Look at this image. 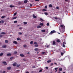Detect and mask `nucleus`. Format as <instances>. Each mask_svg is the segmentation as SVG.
I'll list each match as a JSON object with an SVG mask.
<instances>
[{"label":"nucleus","mask_w":73,"mask_h":73,"mask_svg":"<svg viewBox=\"0 0 73 73\" xmlns=\"http://www.w3.org/2000/svg\"><path fill=\"white\" fill-rule=\"evenodd\" d=\"M56 31L54 30L50 32V34H52V33H56Z\"/></svg>","instance_id":"1"},{"label":"nucleus","mask_w":73,"mask_h":73,"mask_svg":"<svg viewBox=\"0 0 73 73\" xmlns=\"http://www.w3.org/2000/svg\"><path fill=\"white\" fill-rule=\"evenodd\" d=\"M60 26L61 28H63V29H65V26L62 25H60Z\"/></svg>","instance_id":"2"},{"label":"nucleus","mask_w":73,"mask_h":73,"mask_svg":"<svg viewBox=\"0 0 73 73\" xmlns=\"http://www.w3.org/2000/svg\"><path fill=\"white\" fill-rule=\"evenodd\" d=\"M12 55V54L11 53H9L7 54V56H11Z\"/></svg>","instance_id":"3"},{"label":"nucleus","mask_w":73,"mask_h":73,"mask_svg":"<svg viewBox=\"0 0 73 73\" xmlns=\"http://www.w3.org/2000/svg\"><path fill=\"white\" fill-rule=\"evenodd\" d=\"M16 65H17V63H16V62L13 64V66H16Z\"/></svg>","instance_id":"4"},{"label":"nucleus","mask_w":73,"mask_h":73,"mask_svg":"<svg viewBox=\"0 0 73 73\" xmlns=\"http://www.w3.org/2000/svg\"><path fill=\"white\" fill-rule=\"evenodd\" d=\"M11 69V67H7V70H10Z\"/></svg>","instance_id":"5"},{"label":"nucleus","mask_w":73,"mask_h":73,"mask_svg":"<svg viewBox=\"0 0 73 73\" xmlns=\"http://www.w3.org/2000/svg\"><path fill=\"white\" fill-rule=\"evenodd\" d=\"M13 43L15 44H17V42L16 41H14L13 42Z\"/></svg>","instance_id":"6"},{"label":"nucleus","mask_w":73,"mask_h":73,"mask_svg":"<svg viewBox=\"0 0 73 73\" xmlns=\"http://www.w3.org/2000/svg\"><path fill=\"white\" fill-rule=\"evenodd\" d=\"M6 47H7V45H4L3 46H2V48H6Z\"/></svg>","instance_id":"7"},{"label":"nucleus","mask_w":73,"mask_h":73,"mask_svg":"<svg viewBox=\"0 0 73 73\" xmlns=\"http://www.w3.org/2000/svg\"><path fill=\"white\" fill-rule=\"evenodd\" d=\"M8 40H5V43H6V44H8Z\"/></svg>","instance_id":"8"},{"label":"nucleus","mask_w":73,"mask_h":73,"mask_svg":"<svg viewBox=\"0 0 73 73\" xmlns=\"http://www.w3.org/2000/svg\"><path fill=\"white\" fill-rule=\"evenodd\" d=\"M34 50L35 51H37L38 50V48H36L34 49Z\"/></svg>","instance_id":"9"},{"label":"nucleus","mask_w":73,"mask_h":73,"mask_svg":"<svg viewBox=\"0 0 73 73\" xmlns=\"http://www.w3.org/2000/svg\"><path fill=\"white\" fill-rule=\"evenodd\" d=\"M3 64H4L5 65H7V64L6 63V62H3Z\"/></svg>","instance_id":"10"},{"label":"nucleus","mask_w":73,"mask_h":73,"mask_svg":"<svg viewBox=\"0 0 73 73\" xmlns=\"http://www.w3.org/2000/svg\"><path fill=\"white\" fill-rule=\"evenodd\" d=\"M33 17L34 19H36V16H35L34 14L33 15Z\"/></svg>","instance_id":"11"},{"label":"nucleus","mask_w":73,"mask_h":73,"mask_svg":"<svg viewBox=\"0 0 73 73\" xmlns=\"http://www.w3.org/2000/svg\"><path fill=\"white\" fill-rule=\"evenodd\" d=\"M17 40H18V41H21V39H20L19 37H18L17 38Z\"/></svg>","instance_id":"12"},{"label":"nucleus","mask_w":73,"mask_h":73,"mask_svg":"<svg viewBox=\"0 0 73 73\" xmlns=\"http://www.w3.org/2000/svg\"><path fill=\"white\" fill-rule=\"evenodd\" d=\"M27 2H28V1H27V0H25L24 1V3H27Z\"/></svg>","instance_id":"13"},{"label":"nucleus","mask_w":73,"mask_h":73,"mask_svg":"<svg viewBox=\"0 0 73 73\" xmlns=\"http://www.w3.org/2000/svg\"><path fill=\"white\" fill-rule=\"evenodd\" d=\"M49 7H51V8L53 7V6L51 4H50L49 5Z\"/></svg>","instance_id":"14"},{"label":"nucleus","mask_w":73,"mask_h":73,"mask_svg":"<svg viewBox=\"0 0 73 73\" xmlns=\"http://www.w3.org/2000/svg\"><path fill=\"white\" fill-rule=\"evenodd\" d=\"M30 44H31V45H32V44H33V41H31L30 42Z\"/></svg>","instance_id":"15"},{"label":"nucleus","mask_w":73,"mask_h":73,"mask_svg":"<svg viewBox=\"0 0 73 73\" xmlns=\"http://www.w3.org/2000/svg\"><path fill=\"white\" fill-rule=\"evenodd\" d=\"M20 56H21V57H24V54H20Z\"/></svg>","instance_id":"16"},{"label":"nucleus","mask_w":73,"mask_h":73,"mask_svg":"<svg viewBox=\"0 0 73 73\" xmlns=\"http://www.w3.org/2000/svg\"><path fill=\"white\" fill-rule=\"evenodd\" d=\"M3 54H4L3 53V52L1 53L0 54V56H3Z\"/></svg>","instance_id":"17"},{"label":"nucleus","mask_w":73,"mask_h":73,"mask_svg":"<svg viewBox=\"0 0 73 73\" xmlns=\"http://www.w3.org/2000/svg\"><path fill=\"white\" fill-rule=\"evenodd\" d=\"M59 71H62V68H59Z\"/></svg>","instance_id":"18"},{"label":"nucleus","mask_w":73,"mask_h":73,"mask_svg":"<svg viewBox=\"0 0 73 73\" xmlns=\"http://www.w3.org/2000/svg\"><path fill=\"white\" fill-rule=\"evenodd\" d=\"M55 44H56V42H55V41H53L52 43L53 45H55Z\"/></svg>","instance_id":"19"},{"label":"nucleus","mask_w":73,"mask_h":73,"mask_svg":"<svg viewBox=\"0 0 73 73\" xmlns=\"http://www.w3.org/2000/svg\"><path fill=\"white\" fill-rule=\"evenodd\" d=\"M1 34H2V35H5L6 33L4 32H2L1 33Z\"/></svg>","instance_id":"20"},{"label":"nucleus","mask_w":73,"mask_h":73,"mask_svg":"<svg viewBox=\"0 0 73 73\" xmlns=\"http://www.w3.org/2000/svg\"><path fill=\"white\" fill-rule=\"evenodd\" d=\"M39 25H41V26H43V25H44V24L42 23H40Z\"/></svg>","instance_id":"21"},{"label":"nucleus","mask_w":73,"mask_h":73,"mask_svg":"<svg viewBox=\"0 0 73 73\" xmlns=\"http://www.w3.org/2000/svg\"><path fill=\"white\" fill-rule=\"evenodd\" d=\"M27 45L26 44H24L23 45V47H24V48H27Z\"/></svg>","instance_id":"22"},{"label":"nucleus","mask_w":73,"mask_h":73,"mask_svg":"<svg viewBox=\"0 0 73 73\" xmlns=\"http://www.w3.org/2000/svg\"><path fill=\"white\" fill-rule=\"evenodd\" d=\"M41 32H45V30H41Z\"/></svg>","instance_id":"23"},{"label":"nucleus","mask_w":73,"mask_h":73,"mask_svg":"<svg viewBox=\"0 0 73 73\" xmlns=\"http://www.w3.org/2000/svg\"><path fill=\"white\" fill-rule=\"evenodd\" d=\"M37 28H41V26H38Z\"/></svg>","instance_id":"24"},{"label":"nucleus","mask_w":73,"mask_h":73,"mask_svg":"<svg viewBox=\"0 0 73 73\" xmlns=\"http://www.w3.org/2000/svg\"><path fill=\"white\" fill-rule=\"evenodd\" d=\"M10 7L11 8H13V7H15V6H13V5H11L10 6Z\"/></svg>","instance_id":"25"},{"label":"nucleus","mask_w":73,"mask_h":73,"mask_svg":"<svg viewBox=\"0 0 73 73\" xmlns=\"http://www.w3.org/2000/svg\"><path fill=\"white\" fill-rule=\"evenodd\" d=\"M57 42H60V40H59V39H58L56 40Z\"/></svg>","instance_id":"26"},{"label":"nucleus","mask_w":73,"mask_h":73,"mask_svg":"<svg viewBox=\"0 0 73 73\" xmlns=\"http://www.w3.org/2000/svg\"><path fill=\"white\" fill-rule=\"evenodd\" d=\"M51 60H48V61H47V62H48V63H49V62H51Z\"/></svg>","instance_id":"27"},{"label":"nucleus","mask_w":73,"mask_h":73,"mask_svg":"<svg viewBox=\"0 0 73 73\" xmlns=\"http://www.w3.org/2000/svg\"><path fill=\"white\" fill-rule=\"evenodd\" d=\"M38 44H35V47H38Z\"/></svg>","instance_id":"28"},{"label":"nucleus","mask_w":73,"mask_h":73,"mask_svg":"<svg viewBox=\"0 0 73 73\" xmlns=\"http://www.w3.org/2000/svg\"><path fill=\"white\" fill-rule=\"evenodd\" d=\"M45 53L44 52H42V54H45Z\"/></svg>","instance_id":"29"},{"label":"nucleus","mask_w":73,"mask_h":73,"mask_svg":"<svg viewBox=\"0 0 73 73\" xmlns=\"http://www.w3.org/2000/svg\"><path fill=\"white\" fill-rule=\"evenodd\" d=\"M5 17V16H3L1 17V19H3V18H4Z\"/></svg>","instance_id":"30"},{"label":"nucleus","mask_w":73,"mask_h":73,"mask_svg":"<svg viewBox=\"0 0 73 73\" xmlns=\"http://www.w3.org/2000/svg\"><path fill=\"white\" fill-rule=\"evenodd\" d=\"M44 14H45V15H46V16L48 15V13H44Z\"/></svg>","instance_id":"31"},{"label":"nucleus","mask_w":73,"mask_h":73,"mask_svg":"<svg viewBox=\"0 0 73 73\" xmlns=\"http://www.w3.org/2000/svg\"><path fill=\"white\" fill-rule=\"evenodd\" d=\"M17 52L16 51H15L14 52V54H17Z\"/></svg>","instance_id":"32"},{"label":"nucleus","mask_w":73,"mask_h":73,"mask_svg":"<svg viewBox=\"0 0 73 73\" xmlns=\"http://www.w3.org/2000/svg\"><path fill=\"white\" fill-rule=\"evenodd\" d=\"M23 23L25 24H27V23H28L27 22H23Z\"/></svg>","instance_id":"33"},{"label":"nucleus","mask_w":73,"mask_h":73,"mask_svg":"<svg viewBox=\"0 0 73 73\" xmlns=\"http://www.w3.org/2000/svg\"><path fill=\"white\" fill-rule=\"evenodd\" d=\"M13 57H11L10 58V60H12V59H13Z\"/></svg>","instance_id":"34"},{"label":"nucleus","mask_w":73,"mask_h":73,"mask_svg":"<svg viewBox=\"0 0 73 73\" xmlns=\"http://www.w3.org/2000/svg\"><path fill=\"white\" fill-rule=\"evenodd\" d=\"M17 67H19L20 66V64H17Z\"/></svg>","instance_id":"35"},{"label":"nucleus","mask_w":73,"mask_h":73,"mask_svg":"<svg viewBox=\"0 0 73 73\" xmlns=\"http://www.w3.org/2000/svg\"><path fill=\"white\" fill-rule=\"evenodd\" d=\"M16 18H17V17H14L13 18V19H16Z\"/></svg>","instance_id":"36"},{"label":"nucleus","mask_w":73,"mask_h":73,"mask_svg":"<svg viewBox=\"0 0 73 73\" xmlns=\"http://www.w3.org/2000/svg\"><path fill=\"white\" fill-rule=\"evenodd\" d=\"M17 21H15L14 22V23H15V24H16V23H17Z\"/></svg>","instance_id":"37"},{"label":"nucleus","mask_w":73,"mask_h":73,"mask_svg":"<svg viewBox=\"0 0 73 73\" xmlns=\"http://www.w3.org/2000/svg\"><path fill=\"white\" fill-rule=\"evenodd\" d=\"M42 11H46V10L45 9H43L42 10Z\"/></svg>","instance_id":"38"},{"label":"nucleus","mask_w":73,"mask_h":73,"mask_svg":"<svg viewBox=\"0 0 73 73\" xmlns=\"http://www.w3.org/2000/svg\"><path fill=\"white\" fill-rule=\"evenodd\" d=\"M46 25H47V26H49V23H47L46 24Z\"/></svg>","instance_id":"39"},{"label":"nucleus","mask_w":73,"mask_h":73,"mask_svg":"<svg viewBox=\"0 0 73 73\" xmlns=\"http://www.w3.org/2000/svg\"><path fill=\"white\" fill-rule=\"evenodd\" d=\"M34 44H38V43L37 42H34Z\"/></svg>","instance_id":"40"},{"label":"nucleus","mask_w":73,"mask_h":73,"mask_svg":"<svg viewBox=\"0 0 73 73\" xmlns=\"http://www.w3.org/2000/svg\"><path fill=\"white\" fill-rule=\"evenodd\" d=\"M54 19H55L56 20H58V18L57 17H55L54 18Z\"/></svg>","instance_id":"41"},{"label":"nucleus","mask_w":73,"mask_h":73,"mask_svg":"<svg viewBox=\"0 0 73 73\" xmlns=\"http://www.w3.org/2000/svg\"><path fill=\"white\" fill-rule=\"evenodd\" d=\"M65 44H66V43L65 42H63V45H65Z\"/></svg>","instance_id":"42"},{"label":"nucleus","mask_w":73,"mask_h":73,"mask_svg":"<svg viewBox=\"0 0 73 73\" xmlns=\"http://www.w3.org/2000/svg\"><path fill=\"white\" fill-rule=\"evenodd\" d=\"M17 14V13H15L14 14V16H16V15Z\"/></svg>","instance_id":"43"},{"label":"nucleus","mask_w":73,"mask_h":73,"mask_svg":"<svg viewBox=\"0 0 73 73\" xmlns=\"http://www.w3.org/2000/svg\"><path fill=\"white\" fill-rule=\"evenodd\" d=\"M55 70H57L58 69V68H54Z\"/></svg>","instance_id":"44"},{"label":"nucleus","mask_w":73,"mask_h":73,"mask_svg":"<svg viewBox=\"0 0 73 73\" xmlns=\"http://www.w3.org/2000/svg\"><path fill=\"white\" fill-rule=\"evenodd\" d=\"M42 71V70H40L39 71V72H41Z\"/></svg>","instance_id":"45"},{"label":"nucleus","mask_w":73,"mask_h":73,"mask_svg":"<svg viewBox=\"0 0 73 73\" xmlns=\"http://www.w3.org/2000/svg\"><path fill=\"white\" fill-rule=\"evenodd\" d=\"M18 4H19V5H20V4H21V2H19L18 3Z\"/></svg>","instance_id":"46"},{"label":"nucleus","mask_w":73,"mask_h":73,"mask_svg":"<svg viewBox=\"0 0 73 73\" xmlns=\"http://www.w3.org/2000/svg\"><path fill=\"white\" fill-rule=\"evenodd\" d=\"M23 60L24 61H27V60L25 59H23Z\"/></svg>","instance_id":"47"},{"label":"nucleus","mask_w":73,"mask_h":73,"mask_svg":"<svg viewBox=\"0 0 73 73\" xmlns=\"http://www.w3.org/2000/svg\"><path fill=\"white\" fill-rule=\"evenodd\" d=\"M19 35H22V33H21V32H19Z\"/></svg>","instance_id":"48"},{"label":"nucleus","mask_w":73,"mask_h":73,"mask_svg":"<svg viewBox=\"0 0 73 73\" xmlns=\"http://www.w3.org/2000/svg\"><path fill=\"white\" fill-rule=\"evenodd\" d=\"M63 47L65 48V45L64 44H63Z\"/></svg>","instance_id":"49"},{"label":"nucleus","mask_w":73,"mask_h":73,"mask_svg":"<svg viewBox=\"0 0 73 73\" xmlns=\"http://www.w3.org/2000/svg\"><path fill=\"white\" fill-rule=\"evenodd\" d=\"M53 63H51L50 65V66H52V65H53Z\"/></svg>","instance_id":"50"},{"label":"nucleus","mask_w":73,"mask_h":73,"mask_svg":"<svg viewBox=\"0 0 73 73\" xmlns=\"http://www.w3.org/2000/svg\"><path fill=\"white\" fill-rule=\"evenodd\" d=\"M3 37L2 35H0V37Z\"/></svg>","instance_id":"51"},{"label":"nucleus","mask_w":73,"mask_h":73,"mask_svg":"<svg viewBox=\"0 0 73 73\" xmlns=\"http://www.w3.org/2000/svg\"><path fill=\"white\" fill-rule=\"evenodd\" d=\"M40 20L41 21H44V20L43 19H42V18H40Z\"/></svg>","instance_id":"52"},{"label":"nucleus","mask_w":73,"mask_h":73,"mask_svg":"<svg viewBox=\"0 0 73 73\" xmlns=\"http://www.w3.org/2000/svg\"><path fill=\"white\" fill-rule=\"evenodd\" d=\"M61 55H63L64 54V53H62V52H61Z\"/></svg>","instance_id":"53"},{"label":"nucleus","mask_w":73,"mask_h":73,"mask_svg":"<svg viewBox=\"0 0 73 73\" xmlns=\"http://www.w3.org/2000/svg\"><path fill=\"white\" fill-rule=\"evenodd\" d=\"M46 69H48V67H46Z\"/></svg>","instance_id":"54"},{"label":"nucleus","mask_w":73,"mask_h":73,"mask_svg":"<svg viewBox=\"0 0 73 73\" xmlns=\"http://www.w3.org/2000/svg\"><path fill=\"white\" fill-rule=\"evenodd\" d=\"M45 8L46 9L47 8V6L46 5L45 6Z\"/></svg>","instance_id":"55"},{"label":"nucleus","mask_w":73,"mask_h":73,"mask_svg":"<svg viewBox=\"0 0 73 73\" xmlns=\"http://www.w3.org/2000/svg\"><path fill=\"white\" fill-rule=\"evenodd\" d=\"M33 68H35V66H32Z\"/></svg>","instance_id":"56"},{"label":"nucleus","mask_w":73,"mask_h":73,"mask_svg":"<svg viewBox=\"0 0 73 73\" xmlns=\"http://www.w3.org/2000/svg\"><path fill=\"white\" fill-rule=\"evenodd\" d=\"M4 23V21H2V23Z\"/></svg>","instance_id":"57"},{"label":"nucleus","mask_w":73,"mask_h":73,"mask_svg":"<svg viewBox=\"0 0 73 73\" xmlns=\"http://www.w3.org/2000/svg\"><path fill=\"white\" fill-rule=\"evenodd\" d=\"M56 8V9H59V7H57Z\"/></svg>","instance_id":"58"},{"label":"nucleus","mask_w":73,"mask_h":73,"mask_svg":"<svg viewBox=\"0 0 73 73\" xmlns=\"http://www.w3.org/2000/svg\"><path fill=\"white\" fill-rule=\"evenodd\" d=\"M47 53H48L47 52H46L45 53V54H46V55L47 54Z\"/></svg>","instance_id":"59"},{"label":"nucleus","mask_w":73,"mask_h":73,"mask_svg":"<svg viewBox=\"0 0 73 73\" xmlns=\"http://www.w3.org/2000/svg\"><path fill=\"white\" fill-rule=\"evenodd\" d=\"M19 29H22V28L20 27L19 28Z\"/></svg>","instance_id":"60"},{"label":"nucleus","mask_w":73,"mask_h":73,"mask_svg":"<svg viewBox=\"0 0 73 73\" xmlns=\"http://www.w3.org/2000/svg\"><path fill=\"white\" fill-rule=\"evenodd\" d=\"M2 73H5V71H3Z\"/></svg>","instance_id":"61"},{"label":"nucleus","mask_w":73,"mask_h":73,"mask_svg":"<svg viewBox=\"0 0 73 73\" xmlns=\"http://www.w3.org/2000/svg\"><path fill=\"white\" fill-rule=\"evenodd\" d=\"M36 1H39V0H35Z\"/></svg>","instance_id":"62"},{"label":"nucleus","mask_w":73,"mask_h":73,"mask_svg":"<svg viewBox=\"0 0 73 73\" xmlns=\"http://www.w3.org/2000/svg\"><path fill=\"white\" fill-rule=\"evenodd\" d=\"M54 64H55V65H57V64L56 63V62L54 63Z\"/></svg>","instance_id":"63"},{"label":"nucleus","mask_w":73,"mask_h":73,"mask_svg":"<svg viewBox=\"0 0 73 73\" xmlns=\"http://www.w3.org/2000/svg\"><path fill=\"white\" fill-rule=\"evenodd\" d=\"M4 11V10L3 9V10H1V11L2 12V11Z\"/></svg>","instance_id":"64"}]
</instances>
